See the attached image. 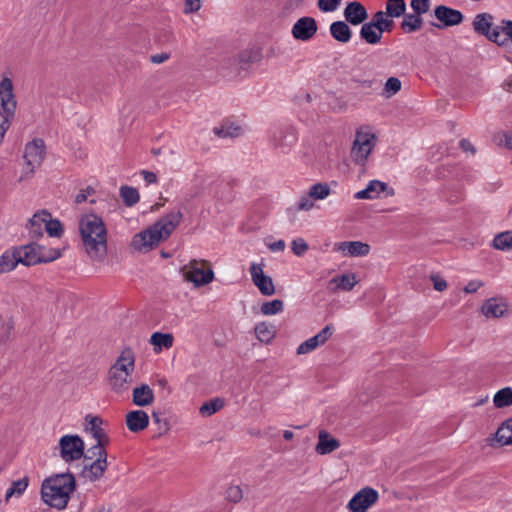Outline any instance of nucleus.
<instances>
[{
	"label": "nucleus",
	"mask_w": 512,
	"mask_h": 512,
	"mask_svg": "<svg viewBox=\"0 0 512 512\" xmlns=\"http://www.w3.org/2000/svg\"><path fill=\"white\" fill-rule=\"evenodd\" d=\"M79 231L87 255L96 261L107 254V229L101 217L87 214L79 220Z\"/></svg>",
	"instance_id": "f257e3e1"
},
{
	"label": "nucleus",
	"mask_w": 512,
	"mask_h": 512,
	"mask_svg": "<svg viewBox=\"0 0 512 512\" xmlns=\"http://www.w3.org/2000/svg\"><path fill=\"white\" fill-rule=\"evenodd\" d=\"M76 489V480L71 473H60L46 478L41 485L42 501L57 510H64Z\"/></svg>",
	"instance_id": "f03ea898"
},
{
	"label": "nucleus",
	"mask_w": 512,
	"mask_h": 512,
	"mask_svg": "<svg viewBox=\"0 0 512 512\" xmlns=\"http://www.w3.org/2000/svg\"><path fill=\"white\" fill-rule=\"evenodd\" d=\"M183 214L180 210L173 211L160 218L148 229L136 234L133 245L137 249L150 250L161 241L166 240L180 224Z\"/></svg>",
	"instance_id": "7ed1b4c3"
},
{
	"label": "nucleus",
	"mask_w": 512,
	"mask_h": 512,
	"mask_svg": "<svg viewBox=\"0 0 512 512\" xmlns=\"http://www.w3.org/2000/svg\"><path fill=\"white\" fill-rule=\"evenodd\" d=\"M134 370L135 353L130 347H125L108 370V385L111 391L116 394L127 392L133 382Z\"/></svg>",
	"instance_id": "20e7f679"
},
{
	"label": "nucleus",
	"mask_w": 512,
	"mask_h": 512,
	"mask_svg": "<svg viewBox=\"0 0 512 512\" xmlns=\"http://www.w3.org/2000/svg\"><path fill=\"white\" fill-rule=\"evenodd\" d=\"M17 107L12 81L4 77L0 82V143L10 127Z\"/></svg>",
	"instance_id": "39448f33"
},
{
	"label": "nucleus",
	"mask_w": 512,
	"mask_h": 512,
	"mask_svg": "<svg viewBox=\"0 0 512 512\" xmlns=\"http://www.w3.org/2000/svg\"><path fill=\"white\" fill-rule=\"evenodd\" d=\"M184 279L195 287L205 286L214 280V271L207 260H190L181 268Z\"/></svg>",
	"instance_id": "423d86ee"
},
{
	"label": "nucleus",
	"mask_w": 512,
	"mask_h": 512,
	"mask_svg": "<svg viewBox=\"0 0 512 512\" xmlns=\"http://www.w3.org/2000/svg\"><path fill=\"white\" fill-rule=\"evenodd\" d=\"M45 157V143L41 138L28 142L24 150L25 169L19 181L29 178L42 164Z\"/></svg>",
	"instance_id": "0eeeda50"
},
{
	"label": "nucleus",
	"mask_w": 512,
	"mask_h": 512,
	"mask_svg": "<svg viewBox=\"0 0 512 512\" xmlns=\"http://www.w3.org/2000/svg\"><path fill=\"white\" fill-rule=\"evenodd\" d=\"M375 135L369 132L357 131L353 147L351 150V157L353 161L361 166L365 165L372 149L375 146Z\"/></svg>",
	"instance_id": "6e6552de"
},
{
	"label": "nucleus",
	"mask_w": 512,
	"mask_h": 512,
	"mask_svg": "<svg viewBox=\"0 0 512 512\" xmlns=\"http://www.w3.org/2000/svg\"><path fill=\"white\" fill-rule=\"evenodd\" d=\"M60 456L65 462L79 460L84 455V441L78 435H64L59 440Z\"/></svg>",
	"instance_id": "1a4fd4ad"
},
{
	"label": "nucleus",
	"mask_w": 512,
	"mask_h": 512,
	"mask_svg": "<svg viewBox=\"0 0 512 512\" xmlns=\"http://www.w3.org/2000/svg\"><path fill=\"white\" fill-rule=\"evenodd\" d=\"M378 497V492L375 489L365 487L352 497L347 508L351 512H366L370 506L377 502Z\"/></svg>",
	"instance_id": "9d476101"
},
{
	"label": "nucleus",
	"mask_w": 512,
	"mask_h": 512,
	"mask_svg": "<svg viewBox=\"0 0 512 512\" xmlns=\"http://www.w3.org/2000/svg\"><path fill=\"white\" fill-rule=\"evenodd\" d=\"M260 58V49L252 47L238 52L237 55L227 57L223 61L224 65H226L228 68L240 70L250 63L259 61Z\"/></svg>",
	"instance_id": "9b49d317"
},
{
	"label": "nucleus",
	"mask_w": 512,
	"mask_h": 512,
	"mask_svg": "<svg viewBox=\"0 0 512 512\" xmlns=\"http://www.w3.org/2000/svg\"><path fill=\"white\" fill-rule=\"evenodd\" d=\"M264 263H252L250 274L254 285L265 296H271L275 293V287L270 276L263 272Z\"/></svg>",
	"instance_id": "f8f14e48"
},
{
	"label": "nucleus",
	"mask_w": 512,
	"mask_h": 512,
	"mask_svg": "<svg viewBox=\"0 0 512 512\" xmlns=\"http://www.w3.org/2000/svg\"><path fill=\"white\" fill-rule=\"evenodd\" d=\"M434 16L441 22V24H432L436 28L456 26L462 23L464 19L461 11L447 7L445 5H439L435 7Z\"/></svg>",
	"instance_id": "ddd939ff"
},
{
	"label": "nucleus",
	"mask_w": 512,
	"mask_h": 512,
	"mask_svg": "<svg viewBox=\"0 0 512 512\" xmlns=\"http://www.w3.org/2000/svg\"><path fill=\"white\" fill-rule=\"evenodd\" d=\"M317 22L313 17L299 18L292 27L291 33L296 40L308 41L317 33Z\"/></svg>",
	"instance_id": "4468645a"
},
{
	"label": "nucleus",
	"mask_w": 512,
	"mask_h": 512,
	"mask_svg": "<svg viewBox=\"0 0 512 512\" xmlns=\"http://www.w3.org/2000/svg\"><path fill=\"white\" fill-rule=\"evenodd\" d=\"M334 327L326 325L318 334L301 343L297 348V354H307L315 350L319 345H323L333 334Z\"/></svg>",
	"instance_id": "2eb2a0df"
},
{
	"label": "nucleus",
	"mask_w": 512,
	"mask_h": 512,
	"mask_svg": "<svg viewBox=\"0 0 512 512\" xmlns=\"http://www.w3.org/2000/svg\"><path fill=\"white\" fill-rule=\"evenodd\" d=\"M18 261L25 266H33L41 263L40 245L31 243L15 247Z\"/></svg>",
	"instance_id": "dca6fc26"
},
{
	"label": "nucleus",
	"mask_w": 512,
	"mask_h": 512,
	"mask_svg": "<svg viewBox=\"0 0 512 512\" xmlns=\"http://www.w3.org/2000/svg\"><path fill=\"white\" fill-rule=\"evenodd\" d=\"M335 250L342 252L344 256L363 257L369 254L370 246L361 241H344L337 243Z\"/></svg>",
	"instance_id": "f3484780"
},
{
	"label": "nucleus",
	"mask_w": 512,
	"mask_h": 512,
	"mask_svg": "<svg viewBox=\"0 0 512 512\" xmlns=\"http://www.w3.org/2000/svg\"><path fill=\"white\" fill-rule=\"evenodd\" d=\"M344 17L347 23L359 25L368 18V13L363 4L353 1L346 5L344 9Z\"/></svg>",
	"instance_id": "a211bd4d"
},
{
	"label": "nucleus",
	"mask_w": 512,
	"mask_h": 512,
	"mask_svg": "<svg viewBox=\"0 0 512 512\" xmlns=\"http://www.w3.org/2000/svg\"><path fill=\"white\" fill-rule=\"evenodd\" d=\"M481 311L488 318L503 317L508 311V304L502 298H490L483 303Z\"/></svg>",
	"instance_id": "6ab92c4d"
},
{
	"label": "nucleus",
	"mask_w": 512,
	"mask_h": 512,
	"mask_svg": "<svg viewBox=\"0 0 512 512\" xmlns=\"http://www.w3.org/2000/svg\"><path fill=\"white\" fill-rule=\"evenodd\" d=\"M48 217H50V213L46 210H41L36 212L29 220L27 229L32 239H38L43 235Z\"/></svg>",
	"instance_id": "aec40b11"
},
{
	"label": "nucleus",
	"mask_w": 512,
	"mask_h": 512,
	"mask_svg": "<svg viewBox=\"0 0 512 512\" xmlns=\"http://www.w3.org/2000/svg\"><path fill=\"white\" fill-rule=\"evenodd\" d=\"M107 460H93L91 462H84L82 476L89 481H97L104 475L107 470Z\"/></svg>",
	"instance_id": "412c9836"
},
{
	"label": "nucleus",
	"mask_w": 512,
	"mask_h": 512,
	"mask_svg": "<svg viewBox=\"0 0 512 512\" xmlns=\"http://www.w3.org/2000/svg\"><path fill=\"white\" fill-rule=\"evenodd\" d=\"M340 447V441L331 436L326 430H320L318 433V443L315 451L319 455L330 454Z\"/></svg>",
	"instance_id": "4be33fe9"
},
{
	"label": "nucleus",
	"mask_w": 512,
	"mask_h": 512,
	"mask_svg": "<svg viewBox=\"0 0 512 512\" xmlns=\"http://www.w3.org/2000/svg\"><path fill=\"white\" fill-rule=\"evenodd\" d=\"M148 424V414L143 410H134L126 414V426L131 432H140L147 428Z\"/></svg>",
	"instance_id": "5701e85b"
},
{
	"label": "nucleus",
	"mask_w": 512,
	"mask_h": 512,
	"mask_svg": "<svg viewBox=\"0 0 512 512\" xmlns=\"http://www.w3.org/2000/svg\"><path fill=\"white\" fill-rule=\"evenodd\" d=\"M491 37L499 46H512V21H502L500 26L493 27Z\"/></svg>",
	"instance_id": "b1692460"
},
{
	"label": "nucleus",
	"mask_w": 512,
	"mask_h": 512,
	"mask_svg": "<svg viewBox=\"0 0 512 512\" xmlns=\"http://www.w3.org/2000/svg\"><path fill=\"white\" fill-rule=\"evenodd\" d=\"M358 283L356 275L354 273L343 274L329 280L328 289L332 292L351 291Z\"/></svg>",
	"instance_id": "393cba45"
},
{
	"label": "nucleus",
	"mask_w": 512,
	"mask_h": 512,
	"mask_svg": "<svg viewBox=\"0 0 512 512\" xmlns=\"http://www.w3.org/2000/svg\"><path fill=\"white\" fill-rule=\"evenodd\" d=\"M492 15L488 13L477 14L473 20V29L476 33L486 36L490 41H493L492 36Z\"/></svg>",
	"instance_id": "a878e982"
},
{
	"label": "nucleus",
	"mask_w": 512,
	"mask_h": 512,
	"mask_svg": "<svg viewBox=\"0 0 512 512\" xmlns=\"http://www.w3.org/2000/svg\"><path fill=\"white\" fill-rule=\"evenodd\" d=\"M132 401L135 405L145 407L153 403L154 393L147 384H141L132 391Z\"/></svg>",
	"instance_id": "bb28decb"
},
{
	"label": "nucleus",
	"mask_w": 512,
	"mask_h": 512,
	"mask_svg": "<svg viewBox=\"0 0 512 512\" xmlns=\"http://www.w3.org/2000/svg\"><path fill=\"white\" fill-rule=\"evenodd\" d=\"M388 189L386 183L379 180H372L367 187L355 194L356 199H375L378 198L381 192Z\"/></svg>",
	"instance_id": "cd10ccee"
},
{
	"label": "nucleus",
	"mask_w": 512,
	"mask_h": 512,
	"mask_svg": "<svg viewBox=\"0 0 512 512\" xmlns=\"http://www.w3.org/2000/svg\"><path fill=\"white\" fill-rule=\"evenodd\" d=\"M331 36L341 43H347L352 37V31L347 22L335 21L330 25Z\"/></svg>",
	"instance_id": "c85d7f7f"
},
{
	"label": "nucleus",
	"mask_w": 512,
	"mask_h": 512,
	"mask_svg": "<svg viewBox=\"0 0 512 512\" xmlns=\"http://www.w3.org/2000/svg\"><path fill=\"white\" fill-rule=\"evenodd\" d=\"M426 12H414L411 14L404 13V19L401 22V29L405 33H413L419 29H421L423 25L422 15Z\"/></svg>",
	"instance_id": "c756f323"
},
{
	"label": "nucleus",
	"mask_w": 512,
	"mask_h": 512,
	"mask_svg": "<svg viewBox=\"0 0 512 512\" xmlns=\"http://www.w3.org/2000/svg\"><path fill=\"white\" fill-rule=\"evenodd\" d=\"M382 34L373 21L364 23L360 29L361 39L371 45L378 44L382 39Z\"/></svg>",
	"instance_id": "7c9ffc66"
},
{
	"label": "nucleus",
	"mask_w": 512,
	"mask_h": 512,
	"mask_svg": "<svg viewBox=\"0 0 512 512\" xmlns=\"http://www.w3.org/2000/svg\"><path fill=\"white\" fill-rule=\"evenodd\" d=\"M20 264L18 261V255L15 247L5 251L0 256V274L8 273L16 268Z\"/></svg>",
	"instance_id": "2f4dec72"
},
{
	"label": "nucleus",
	"mask_w": 512,
	"mask_h": 512,
	"mask_svg": "<svg viewBox=\"0 0 512 512\" xmlns=\"http://www.w3.org/2000/svg\"><path fill=\"white\" fill-rule=\"evenodd\" d=\"M496 440L501 445L512 444V418L505 420L495 433Z\"/></svg>",
	"instance_id": "473e14b6"
},
{
	"label": "nucleus",
	"mask_w": 512,
	"mask_h": 512,
	"mask_svg": "<svg viewBox=\"0 0 512 512\" xmlns=\"http://www.w3.org/2000/svg\"><path fill=\"white\" fill-rule=\"evenodd\" d=\"M215 135L221 138H234L238 137L242 134V128L239 125L231 122H224L220 127H215L213 129Z\"/></svg>",
	"instance_id": "72a5a7b5"
},
{
	"label": "nucleus",
	"mask_w": 512,
	"mask_h": 512,
	"mask_svg": "<svg viewBox=\"0 0 512 512\" xmlns=\"http://www.w3.org/2000/svg\"><path fill=\"white\" fill-rule=\"evenodd\" d=\"M372 21L382 33L391 32L394 28V21L388 19L387 14L383 11L376 12L373 15Z\"/></svg>",
	"instance_id": "f704fd0d"
},
{
	"label": "nucleus",
	"mask_w": 512,
	"mask_h": 512,
	"mask_svg": "<svg viewBox=\"0 0 512 512\" xmlns=\"http://www.w3.org/2000/svg\"><path fill=\"white\" fill-rule=\"evenodd\" d=\"M493 247L497 250H512V231L497 234L493 240Z\"/></svg>",
	"instance_id": "c9c22d12"
},
{
	"label": "nucleus",
	"mask_w": 512,
	"mask_h": 512,
	"mask_svg": "<svg viewBox=\"0 0 512 512\" xmlns=\"http://www.w3.org/2000/svg\"><path fill=\"white\" fill-rule=\"evenodd\" d=\"M173 335L170 333L155 332L151 335L150 343L155 347L169 349L173 345Z\"/></svg>",
	"instance_id": "e433bc0d"
},
{
	"label": "nucleus",
	"mask_w": 512,
	"mask_h": 512,
	"mask_svg": "<svg viewBox=\"0 0 512 512\" xmlns=\"http://www.w3.org/2000/svg\"><path fill=\"white\" fill-rule=\"evenodd\" d=\"M120 196L124 204L128 207H132L138 203L140 199L138 190L130 186H122L120 188Z\"/></svg>",
	"instance_id": "4c0bfd02"
},
{
	"label": "nucleus",
	"mask_w": 512,
	"mask_h": 512,
	"mask_svg": "<svg viewBox=\"0 0 512 512\" xmlns=\"http://www.w3.org/2000/svg\"><path fill=\"white\" fill-rule=\"evenodd\" d=\"M493 402L497 408H504L512 405V388L505 387L499 390L495 394Z\"/></svg>",
	"instance_id": "58836bf2"
},
{
	"label": "nucleus",
	"mask_w": 512,
	"mask_h": 512,
	"mask_svg": "<svg viewBox=\"0 0 512 512\" xmlns=\"http://www.w3.org/2000/svg\"><path fill=\"white\" fill-rule=\"evenodd\" d=\"M406 10V4L404 0H387L386 2V14L389 17L398 18L404 15Z\"/></svg>",
	"instance_id": "ea45409f"
},
{
	"label": "nucleus",
	"mask_w": 512,
	"mask_h": 512,
	"mask_svg": "<svg viewBox=\"0 0 512 512\" xmlns=\"http://www.w3.org/2000/svg\"><path fill=\"white\" fill-rule=\"evenodd\" d=\"M85 421L87 423L86 430L89 431L95 439L101 437L104 432L101 428L102 419L98 416L87 415Z\"/></svg>",
	"instance_id": "a19ab883"
},
{
	"label": "nucleus",
	"mask_w": 512,
	"mask_h": 512,
	"mask_svg": "<svg viewBox=\"0 0 512 512\" xmlns=\"http://www.w3.org/2000/svg\"><path fill=\"white\" fill-rule=\"evenodd\" d=\"M224 406V401L220 398H215L202 404L199 412L202 416H211Z\"/></svg>",
	"instance_id": "79ce46f5"
},
{
	"label": "nucleus",
	"mask_w": 512,
	"mask_h": 512,
	"mask_svg": "<svg viewBox=\"0 0 512 512\" xmlns=\"http://www.w3.org/2000/svg\"><path fill=\"white\" fill-rule=\"evenodd\" d=\"M28 482L27 477L13 481L11 487L6 491L5 500L8 501L15 494L21 495L26 490Z\"/></svg>",
	"instance_id": "37998d69"
},
{
	"label": "nucleus",
	"mask_w": 512,
	"mask_h": 512,
	"mask_svg": "<svg viewBox=\"0 0 512 512\" xmlns=\"http://www.w3.org/2000/svg\"><path fill=\"white\" fill-rule=\"evenodd\" d=\"M84 462L93 461V460H107V452L106 449H102L101 445H93L90 449L87 450V453L84 454Z\"/></svg>",
	"instance_id": "c03bdc74"
},
{
	"label": "nucleus",
	"mask_w": 512,
	"mask_h": 512,
	"mask_svg": "<svg viewBox=\"0 0 512 512\" xmlns=\"http://www.w3.org/2000/svg\"><path fill=\"white\" fill-rule=\"evenodd\" d=\"M284 304L282 300L274 299L264 302L261 306V312L264 315H275L283 310Z\"/></svg>",
	"instance_id": "a18cd8bd"
},
{
	"label": "nucleus",
	"mask_w": 512,
	"mask_h": 512,
	"mask_svg": "<svg viewBox=\"0 0 512 512\" xmlns=\"http://www.w3.org/2000/svg\"><path fill=\"white\" fill-rule=\"evenodd\" d=\"M314 200H322L330 194V188L326 183H316L308 192Z\"/></svg>",
	"instance_id": "49530a36"
},
{
	"label": "nucleus",
	"mask_w": 512,
	"mask_h": 512,
	"mask_svg": "<svg viewBox=\"0 0 512 512\" xmlns=\"http://www.w3.org/2000/svg\"><path fill=\"white\" fill-rule=\"evenodd\" d=\"M45 226V231L49 234L51 237H57L60 238L64 232L63 226L61 222L57 219H52V217H48Z\"/></svg>",
	"instance_id": "de8ad7c7"
},
{
	"label": "nucleus",
	"mask_w": 512,
	"mask_h": 512,
	"mask_svg": "<svg viewBox=\"0 0 512 512\" xmlns=\"http://www.w3.org/2000/svg\"><path fill=\"white\" fill-rule=\"evenodd\" d=\"M401 90V81L396 77H390L387 79L384 92L387 94V97H390Z\"/></svg>",
	"instance_id": "09e8293b"
},
{
	"label": "nucleus",
	"mask_w": 512,
	"mask_h": 512,
	"mask_svg": "<svg viewBox=\"0 0 512 512\" xmlns=\"http://www.w3.org/2000/svg\"><path fill=\"white\" fill-rule=\"evenodd\" d=\"M255 333L257 338L262 342H268L273 336L272 331H270L269 327L264 322L256 325Z\"/></svg>",
	"instance_id": "8fccbe9b"
},
{
	"label": "nucleus",
	"mask_w": 512,
	"mask_h": 512,
	"mask_svg": "<svg viewBox=\"0 0 512 512\" xmlns=\"http://www.w3.org/2000/svg\"><path fill=\"white\" fill-rule=\"evenodd\" d=\"M41 263H48L58 259L61 256L59 249H46L40 246Z\"/></svg>",
	"instance_id": "3c124183"
},
{
	"label": "nucleus",
	"mask_w": 512,
	"mask_h": 512,
	"mask_svg": "<svg viewBox=\"0 0 512 512\" xmlns=\"http://www.w3.org/2000/svg\"><path fill=\"white\" fill-rule=\"evenodd\" d=\"M342 0H318L317 6L322 12H333L335 11Z\"/></svg>",
	"instance_id": "603ef678"
},
{
	"label": "nucleus",
	"mask_w": 512,
	"mask_h": 512,
	"mask_svg": "<svg viewBox=\"0 0 512 512\" xmlns=\"http://www.w3.org/2000/svg\"><path fill=\"white\" fill-rule=\"evenodd\" d=\"M291 249L296 256H302L308 251L309 246L304 239L297 238L292 241Z\"/></svg>",
	"instance_id": "864d4df0"
},
{
	"label": "nucleus",
	"mask_w": 512,
	"mask_h": 512,
	"mask_svg": "<svg viewBox=\"0 0 512 512\" xmlns=\"http://www.w3.org/2000/svg\"><path fill=\"white\" fill-rule=\"evenodd\" d=\"M243 497L242 490L239 486H231L226 490V498L227 500L237 503Z\"/></svg>",
	"instance_id": "5fc2aeb1"
},
{
	"label": "nucleus",
	"mask_w": 512,
	"mask_h": 512,
	"mask_svg": "<svg viewBox=\"0 0 512 512\" xmlns=\"http://www.w3.org/2000/svg\"><path fill=\"white\" fill-rule=\"evenodd\" d=\"M13 328L14 324L11 319H7L6 321H4L3 325L0 327V341H7L11 336Z\"/></svg>",
	"instance_id": "6e6d98bb"
},
{
	"label": "nucleus",
	"mask_w": 512,
	"mask_h": 512,
	"mask_svg": "<svg viewBox=\"0 0 512 512\" xmlns=\"http://www.w3.org/2000/svg\"><path fill=\"white\" fill-rule=\"evenodd\" d=\"M431 0H411L410 6L414 12H428Z\"/></svg>",
	"instance_id": "4d7b16f0"
},
{
	"label": "nucleus",
	"mask_w": 512,
	"mask_h": 512,
	"mask_svg": "<svg viewBox=\"0 0 512 512\" xmlns=\"http://www.w3.org/2000/svg\"><path fill=\"white\" fill-rule=\"evenodd\" d=\"M314 199L312 196L308 193L304 196H302L298 202L297 209L298 210H304L309 211L314 206Z\"/></svg>",
	"instance_id": "13d9d810"
},
{
	"label": "nucleus",
	"mask_w": 512,
	"mask_h": 512,
	"mask_svg": "<svg viewBox=\"0 0 512 512\" xmlns=\"http://www.w3.org/2000/svg\"><path fill=\"white\" fill-rule=\"evenodd\" d=\"M431 281L436 291L442 292L447 288V282L438 275H431Z\"/></svg>",
	"instance_id": "bf43d9fd"
},
{
	"label": "nucleus",
	"mask_w": 512,
	"mask_h": 512,
	"mask_svg": "<svg viewBox=\"0 0 512 512\" xmlns=\"http://www.w3.org/2000/svg\"><path fill=\"white\" fill-rule=\"evenodd\" d=\"M201 8L200 0H185V12H197Z\"/></svg>",
	"instance_id": "052dcab7"
},
{
	"label": "nucleus",
	"mask_w": 512,
	"mask_h": 512,
	"mask_svg": "<svg viewBox=\"0 0 512 512\" xmlns=\"http://www.w3.org/2000/svg\"><path fill=\"white\" fill-rule=\"evenodd\" d=\"M482 285H483V283L481 281H470L464 287V292L465 293H475Z\"/></svg>",
	"instance_id": "680f3d73"
},
{
	"label": "nucleus",
	"mask_w": 512,
	"mask_h": 512,
	"mask_svg": "<svg viewBox=\"0 0 512 512\" xmlns=\"http://www.w3.org/2000/svg\"><path fill=\"white\" fill-rule=\"evenodd\" d=\"M141 175L143 176L147 184H154L157 182V175L154 172L142 170Z\"/></svg>",
	"instance_id": "e2e57ef3"
},
{
	"label": "nucleus",
	"mask_w": 512,
	"mask_h": 512,
	"mask_svg": "<svg viewBox=\"0 0 512 512\" xmlns=\"http://www.w3.org/2000/svg\"><path fill=\"white\" fill-rule=\"evenodd\" d=\"M460 147L465 151V152H471L472 154H475L476 152V149L475 147L473 146V144L467 140V139H462L460 141Z\"/></svg>",
	"instance_id": "0e129e2a"
},
{
	"label": "nucleus",
	"mask_w": 512,
	"mask_h": 512,
	"mask_svg": "<svg viewBox=\"0 0 512 512\" xmlns=\"http://www.w3.org/2000/svg\"><path fill=\"white\" fill-rule=\"evenodd\" d=\"M169 55L167 53L155 54L150 57L152 63L160 64L168 60Z\"/></svg>",
	"instance_id": "69168bd1"
},
{
	"label": "nucleus",
	"mask_w": 512,
	"mask_h": 512,
	"mask_svg": "<svg viewBox=\"0 0 512 512\" xmlns=\"http://www.w3.org/2000/svg\"><path fill=\"white\" fill-rule=\"evenodd\" d=\"M285 246L286 245L283 240H278V241H275L272 244H270L269 248L271 251L277 252V251H283L285 249Z\"/></svg>",
	"instance_id": "338daca9"
},
{
	"label": "nucleus",
	"mask_w": 512,
	"mask_h": 512,
	"mask_svg": "<svg viewBox=\"0 0 512 512\" xmlns=\"http://www.w3.org/2000/svg\"><path fill=\"white\" fill-rule=\"evenodd\" d=\"M96 441V445H101L102 449H105V447L109 444V438L105 432L102 433L101 437H97Z\"/></svg>",
	"instance_id": "774afa93"
}]
</instances>
